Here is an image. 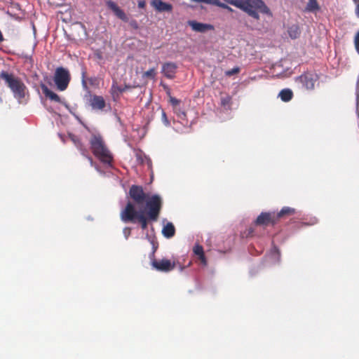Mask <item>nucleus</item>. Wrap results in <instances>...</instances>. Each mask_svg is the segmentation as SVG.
Returning <instances> with one entry per match:
<instances>
[{
	"instance_id": "obj_1",
	"label": "nucleus",
	"mask_w": 359,
	"mask_h": 359,
	"mask_svg": "<svg viewBox=\"0 0 359 359\" xmlns=\"http://www.w3.org/2000/svg\"><path fill=\"white\" fill-rule=\"evenodd\" d=\"M129 196L133 202H128L120 213L123 222L135 223L137 220L144 230L149 221H157L163 205L159 195L149 196L144 191L142 186L133 184L130 187Z\"/></svg>"
},
{
	"instance_id": "obj_2",
	"label": "nucleus",
	"mask_w": 359,
	"mask_h": 359,
	"mask_svg": "<svg viewBox=\"0 0 359 359\" xmlns=\"http://www.w3.org/2000/svg\"><path fill=\"white\" fill-rule=\"evenodd\" d=\"M230 5H232L243 12L246 13L249 16L259 20L260 18L257 10L269 17H272L273 14L269 8L262 0H223Z\"/></svg>"
},
{
	"instance_id": "obj_3",
	"label": "nucleus",
	"mask_w": 359,
	"mask_h": 359,
	"mask_svg": "<svg viewBox=\"0 0 359 359\" xmlns=\"http://www.w3.org/2000/svg\"><path fill=\"white\" fill-rule=\"evenodd\" d=\"M90 149L95 157L106 164H111L113 157L104 144L102 136L94 134L90 140Z\"/></svg>"
},
{
	"instance_id": "obj_4",
	"label": "nucleus",
	"mask_w": 359,
	"mask_h": 359,
	"mask_svg": "<svg viewBox=\"0 0 359 359\" xmlns=\"http://www.w3.org/2000/svg\"><path fill=\"white\" fill-rule=\"evenodd\" d=\"M0 79L10 90H25L24 75L10 71L0 72Z\"/></svg>"
},
{
	"instance_id": "obj_5",
	"label": "nucleus",
	"mask_w": 359,
	"mask_h": 359,
	"mask_svg": "<svg viewBox=\"0 0 359 359\" xmlns=\"http://www.w3.org/2000/svg\"><path fill=\"white\" fill-rule=\"evenodd\" d=\"M295 83L297 88L306 90H313L316 87H319L318 76L313 73H306L296 77Z\"/></svg>"
},
{
	"instance_id": "obj_6",
	"label": "nucleus",
	"mask_w": 359,
	"mask_h": 359,
	"mask_svg": "<svg viewBox=\"0 0 359 359\" xmlns=\"http://www.w3.org/2000/svg\"><path fill=\"white\" fill-rule=\"evenodd\" d=\"M70 81L69 71L62 67H57L54 74V82L58 90H65Z\"/></svg>"
},
{
	"instance_id": "obj_7",
	"label": "nucleus",
	"mask_w": 359,
	"mask_h": 359,
	"mask_svg": "<svg viewBox=\"0 0 359 359\" xmlns=\"http://www.w3.org/2000/svg\"><path fill=\"white\" fill-rule=\"evenodd\" d=\"M278 222L276 212H263L257 218L255 224L258 226H267L269 225L273 226Z\"/></svg>"
},
{
	"instance_id": "obj_8",
	"label": "nucleus",
	"mask_w": 359,
	"mask_h": 359,
	"mask_svg": "<svg viewBox=\"0 0 359 359\" xmlns=\"http://www.w3.org/2000/svg\"><path fill=\"white\" fill-rule=\"evenodd\" d=\"M86 97L88 105L93 110H103L107 106L106 100L102 96L92 94L89 91Z\"/></svg>"
},
{
	"instance_id": "obj_9",
	"label": "nucleus",
	"mask_w": 359,
	"mask_h": 359,
	"mask_svg": "<svg viewBox=\"0 0 359 359\" xmlns=\"http://www.w3.org/2000/svg\"><path fill=\"white\" fill-rule=\"evenodd\" d=\"M176 266L175 262L163 258L161 259H157V261H153L152 267L158 271L161 272H169L173 270Z\"/></svg>"
},
{
	"instance_id": "obj_10",
	"label": "nucleus",
	"mask_w": 359,
	"mask_h": 359,
	"mask_svg": "<svg viewBox=\"0 0 359 359\" xmlns=\"http://www.w3.org/2000/svg\"><path fill=\"white\" fill-rule=\"evenodd\" d=\"M69 137L73 142L76 148L81 151V154L89 161L90 165L93 166V160L92 157L88 154V151L81 142L80 138L72 133L69 134Z\"/></svg>"
},
{
	"instance_id": "obj_11",
	"label": "nucleus",
	"mask_w": 359,
	"mask_h": 359,
	"mask_svg": "<svg viewBox=\"0 0 359 359\" xmlns=\"http://www.w3.org/2000/svg\"><path fill=\"white\" fill-rule=\"evenodd\" d=\"M188 25L191 27V29L194 31L200 33H205L208 30H212L214 29V27L212 25L198 22L195 20L188 21Z\"/></svg>"
},
{
	"instance_id": "obj_12",
	"label": "nucleus",
	"mask_w": 359,
	"mask_h": 359,
	"mask_svg": "<svg viewBox=\"0 0 359 359\" xmlns=\"http://www.w3.org/2000/svg\"><path fill=\"white\" fill-rule=\"evenodd\" d=\"M107 6L114 12L117 18L123 20V22H128V18L114 2L109 1L107 2Z\"/></svg>"
},
{
	"instance_id": "obj_13",
	"label": "nucleus",
	"mask_w": 359,
	"mask_h": 359,
	"mask_svg": "<svg viewBox=\"0 0 359 359\" xmlns=\"http://www.w3.org/2000/svg\"><path fill=\"white\" fill-rule=\"evenodd\" d=\"M151 6L158 12H170L172 9V6L170 4L163 2L161 0H153Z\"/></svg>"
},
{
	"instance_id": "obj_14",
	"label": "nucleus",
	"mask_w": 359,
	"mask_h": 359,
	"mask_svg": "<svg viewBox=\"0 0 359 359\" xmlns=\"http://www.w3.org/2000/svg\"><path fill=\"white\" fill-rule=\"evenodd\" d=\"M220 106L224 110H229L231 109V105L233 104L231 97L227 94L226 92L220 93Z\"/></svg>"
},
{
	"instance_id": "obj_15",
	"label": "nucleus",
	"mask_w": 359,
	"mask_h": 359,
	"mask_svg": "<svg viewBox=\"0 0 359 359\" xmlns=\"http://www.w3.org/2000/svg\"><path fill=\"white\" fill-rule=\"evenodd\" d=\"M177 65L174 62H167L162 66V73L168 78H172L175 74Z\"/></svg>"
},
{
	"instance_id": "obj_16",
	"label": "nucleus",
	"mask_w": 359,
	"mask_h": 359,
	"mask_svg": "<svg viewBox=\"0 0 359 359\" xmlns=\"http://www.w3.org/2000/svg\"><path fill=\"white\" fill-rule=\"evenodd\" d=\"M193 252L196 256H198V259L203 266H206L208 264L202 245L196 244L193 248Z\"/></svg>"
},
{
	"instance_id": "obj_17",
	"label": "nucleus",
	"mask_w": 359,
	"mask_h": 359,
	"mask_svg": "<svg viewBox=\"0 0 359 359\" xmlns=\"http://www.w3.org/2000/svg\"><path fill=\"white\" fill-rule=\"evenodd\" d=\"M162 233L164 237L170 238L175 234V228L172 223L168 222L162 229Z\"/></svg>"
},
{
	"instance_id": "obj_18",
	"label": "nucleus",
	"mask_w": 359,
	"mask_h": 359,
	"mask_svg": "<svg viewBox=\"0 0 359 359\" xmlns=\"http://www.w3.org/2000/svg\"><path fill=\"white\" fill-rule=\"evenodd\" d=\"M295 212L296 211L294 208L290 207H283L279 212L276 213L278 222L281 218L294 215Z\"/></svg>"
},
{
	"instance_id": "obj_19",
	"label": "nucleus",
	"mask_w": 359,
	"mask_h": 359,
	"mask_svg": "<svg viewBox=\"0 0 359 359\" xmlns=\"http://www.w3.org/2000/svg\"><path fill=\"white\" fill-rule=\"evenodd\" d=\"M136 159L138 163L144 164L148 165L149 168H151V161L146 155H144L141 151H137L135 154Z\"/></svg>"
},
{
	"instance_id": "obj_20",
	"label": "nucleus",
	"mask_w": 359,
	"mask_h": 359,
	"mask_svg": "<svg viewBox=\"0 0 359 359\" xmlns=\"http://www.w3.org/2000/svg\"><path fill=\"white\" fill-rule=\"evenodd\" d=\"M45 97L55 102L61 103L67 107V104L62 101L54 91H43Z\"/></svg>"
},
{
	"instance_id": "obj_21",
	"label": "nucleus",
	"mask_w": 359,
	"mask_h": 359,
	"mask_svg": "<svg viewBox=\"0 0 359 359\" xmlns=\"http://www.w3.org/2000/svg\"><path fill=\"white\" fill-rule=\"evenodd\" d=\"M306 9L309 12H314L318 11L320 9V7L318 6L317 0H309Z\"/></svg>"
},
{
	"instance_id": "obj_22",
	"label": "nucleus",
	"mask_w": 359,
	"mask_h": 359,
	"mask_svg": "<svg viewBox=\"0 0 359 359\" xmlns=\"http://www.w3.org/2000/svg\"><path fill=\"white\" fill-rule=\"evenodd\" d=\"M288 34L291 39H297L299 35V28L296 25H292L288 28Z\"/></svg>"
},
{
	"instance_id": "obj_23",
	"label": "nucleus",
	"mask_w": 359,
	"mask_h": 359,
	"mask_svg": "<svg viewBox=\"0 0 359 359\" xmlns=\"http://www.w3.org/2000/svg\"><path fill=\"white\" fill-rule=\"evenodd\" d=\"M292 91H280L278 95L283 102L290 101L292 98Z\"/></svg>"
},
{
	"instance_id": "obj_24",
	"label": "nucleus",
	"mask_w": 359,
	"mask_h": 359,
	"mask_svg": "<svg viewBox=\"0 0 359 359\" xmlns=\"http://www.w3.org/2000/svg\"><path fill=\"white\" fill-rule=\"evenodd\" d=\"M13 96L15 98H16L20 103L24 102L25 97L27 96V92L26 91H13Z\"/></svg>"
},
{
	"instance_id": "obj_25",
	"label": "nucleus",
	"mask_w": 359,
	"mask_h": 359,
	"mask_svg": "<svg viewBox=\"0 0 359 359\" xmlns=\"http://www.w3.org/2000/svg\"><path fill=\"white\" fill-rule=\"evenodd\" d=\"M155 76H156V69L154 68H151L142 74V77L144 79L147 78L149 79H154Z\"/></svg>"
},
{
	"instance_id": "obj_26",
	"label": "nucleus",
	"mask_w": 359,
	"mask_h": 359,
	"mask_svg": "<svg viewBox=\"0 0 359 359\" xmlns=\"http://www.w3.org/2000/svg\"><path fill=\"white\" fill-rule=\"evenodd\" d=\"M192 1L197 2V3H205L206 4L209 5H213L218 6L219 4L220 1L219 0H191Z\"/></svg>"
},
{
	"instance_id": "obj_27",
	"label": "nucleus",
	"mask_w": 359,
	"mask_h": 359,
	"mask_svg": "<svg viewBox=\"0 0 359 359\" xmlns=\"http://www.w3.org/2000/svg\"><path fill=\"white\" fill-rule=\"evenodd\" d=\"M168 95H169V97H170V102L171 103V104L174 107H177L180 103V100H177V98L174 97H172L170 95V91H167Z\"/></svg>"
},
{
	"instance_id": "obj_28",
	"label": "nucleus",
	"mask_w": 359,
	"mask_h": 359,
	"mask_svg": "<svg viewBox=\"0 0 359 359\" xmlns=\"http://www.w3.org/2000/svg\"><path fill=\"white\" fill-rule=\"evenodd\" d=\"M239 71H240V68L238 67H234L231 69L226 71L225 74L226 76H231L232 75H234V74L238 73Z\"/></svg>"
},
{
	"instance_id": "obj_29",
	"label": "nucleus",
	"mask_w": 359,
	"mask_h": 359,
	"mask_svg": "<svg viewBox=\"0 0 359 359\" xmlns=\"http://www.w3.org/2000/svg\"><path fill=\"white\" fill-rule=\"evenodd\" d=\"M161 110V119H162V121L163 123L165 124V126H169L170 124V122L167 118V116H166V114L165 112L164 111L163 109H160Z\"/></svg>"
},
{
	"instance_id": "obj_30",
	"label": "nucleus",
	"mask_w": 359,
	"mask_h": 359,
	"mask_svg": "<svg viewBox=\"0 0 359 359\" xmlns=\"http://www.w3.org/2000/svg\"><path fill=\"white\" fill-rule=\"evenodd\" d=\"M354 46L356 52L359 55V31L355 34V38H354Z\"/></svg>"
},
{
	"instance_id": "obj_31",
	"label": "nucleus",
	"mask_w": 359,
	"mask_h": 359,
	"mask_svg": "<svg viewBox=\"0 0 359 359\" xmlns=\"http://www.w3.org/2000/svg\"><path fill=\"white\" fill-rule=\"evenodd\" d=\"M225 3H222V2H219V4L218 6V7L219 8H222L223 9H225V10H227L229 12H233V10L232 8H231L228 4V3H226V1H224Z\"/></svg>"
},
{
	"instance_id": "obj_32",
	"label": "nucleus",
	"mask_w": 359,
	"mask_h": 359,
	"mask_svg": "<svg viewBox=\"0 0 359 359\" xmlns=\"http://www.w3.org/2000/svg\"><path fill=\"white\" fill-rule=\"evenodd\" d=\"M129 25L131 27H133L135 29H137L139 28V25L137 22L135 20H128Z\"/></svg>"
},
{
	"instance_id": "obj_33",
	"label": "nucleus",
	"mask_w": 359,
	"mask_h": 359,
	"mask_svg": "<svg viewBox=\"0 0 359 359\" xmlns=\"http://www.w3.org/2000/svg\"><path fill=\"white\" fill-rule=\"evenodd\" d=\"M123 234H124V236H125L126 238V239H128V237H129V236H130V233H131V229H130V228H129V227H126V228H124V229H123Z\"/></svg>"
},
{
	"instance_id": "obj_34",
	"label": "nucleus",
	"mask_w": 359,
	"mask_h": 359,
	"mask_svg": "<svg viewBox=\"0 0 359 359\" xmlns=\"http://www.w3.org/2000/svg\"><path fill=\"white\" fill-rule=\"evenodd\" d=\"M146 6V3L144 0H140L138 1V7L140 8H144Z\"/></svg>"
},
{
	"instance_id": "obj_35",
	"label": "nucleus",
	"mask_w": 359,
	"mask_h": 359,
	"mask_svg": "<svg viewBox=\"0 0 359 359\" xmlns=\"http://www.w3.org/2000/svg\"><path fill=\"white\" fill-rule=\"evenodd\" d=\"M149 259L151 260V265L152 266L153 261H157V259H155V252H151V254L149 255Z\"/></svg>"
},
{
	"instance_id": "obj_36",
	"label": "nucleus",
	"mask_w": 359,
	"mask_h": 359,
	"mask_svg": "<svg viewBox=\"0 0 359 359\" xmlns=\"http://www.w3.org/2000/svg\"><path fill=\"white\" fill-rule=\"evenodd\" d=\"M273 252L276 254L278 257H280V252L276 247H274L273 249Z\"/></svg>"
},
{
	"instance_id": "obj_37",
	"label": "nucleus",
	"mask_w": 359,
	"mask_h": 359,
	"mask_svg": "<svg viewBox=\"0 0 359 359\" xmlns=\"http://www.w3.org/2000/svg\"><path fill=\"white\" fill-rule=\"evenodd\" d=\"M355 14L359 18V4L357 5L355 8Z\"/></svg>"
},
{
	"instance_id": "obj_38",
	"label": "nucleus",
	"mask_w": 359,
	"mask_h": 359,
	"mask_svg": "<svg viewBox=\"0 0 359 359\" xmlns=\"http://www.w3.org/2000/svg\"><path fill=\"white\" fill-rule=\"evenodd\" d=\"M152 244H153L152 252H156V251L158 248V246L156 245L154 243Z\"/></svg>"
},
{
	"instance_id": "obj_39",
	"label": "nucleus",
	"mask_w": 359,
	"mask_h": 359,
	"mask_svg": "<svg viewBox=\"0 0 359 359\" xmlns=\"http://www.w3.org/2000/svg\"><path fill=\"white\" fill-rule=\"evenodd\" d=\"M4 40L3 35L1 34V32L0 31V42H1Z\"/></svg>"
},
{
	"instance_id": "obj_40",
	"label": "nucleus",
	"mask_w": 359,
	"mask_h": 359,
	"mask_svg": "<svg viewBox=\"0 0 359 359\" xmlns=\"http://www.w3.org/2000/svg\"><path fill=\"white\" fill-rule=\"evenodd\" d=\"M42 90H48V88L46 86L43 85V86H42Z\"/></svg>"
},
{
	"instance_id": "obj_41",
	"label": "nucleus",
	"mask_w": 359,
	"mask_h": 359,
	"mask_svg": "<svg viewBox=\"0 0 359 359\" xmlns=\"http://www.w3.org/2000/svg\"><path fill=\"white\" fill-rule=\"evenodd\" d=\"M283 90H290V88H283Z\"/></svg>"
}]
</instances>
